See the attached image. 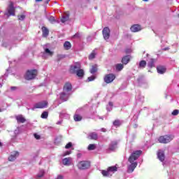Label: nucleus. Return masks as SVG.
<instances>
[{
    "instance_id": "f257e3e1",
    "label": "nucleus",
    "mask_w": 179,
    "mask_h": 179,
    "mask_svg": "<svg viewBox=\"0 0 179 179\" xmlns=\"http://www.w3.org/2000/svg\"><path fill=\"white\" fill-rule=\"evenodd\" d=\"M82 66L80 65V63H76L75 65L71 66L70 67V72L71 73H73L82 79L85 76V71L81 69Z\"/></svg>"
},
{
    "instance_id": "f03ea898",
    "label": "nucleus",
    "mask_w": 179,
    "mask_h": 179,
    "mask_svg": "<svg viewBox=\"0 0 179 179\" xmlns=\"http://www.w3.org/2000/svg\"><path fill=\"white\" fill-rule=\"evenodd\" d=\"M38 74V71L37 69L27 70L24 75V79L26 80H33V79H36Z\"/></svg>"
},
{
    "instance_id": "7ed1b4c3",
    "label": "nucleus",
    "mask_w": 179,
    "mask_h": 179,
    "mask_svg": "<svg viewBox=\"0 0 179 179\" xmlns=\"http://www.w3.org/2000/svg\"><path fill=\"white\" fill-rule=\"evenodd\" d=\"M173 139H174V136L171 134H167V135H164V136H161L158 138V142L159 143H170V142H171V141H173Z\"/></svg>"
},
{
    "instance_id": "20e7f679",
    "label": "nucleus",
    "mask_w": 179,
    "mask_h": 179,
    "mask_svg": "<svg viewBox=\"0 0 179 179\" xmlns=\"http://www.w3.org/2000/svg\"><path fill=\"white\" fill-rule=\"evenodd\" d=\"M141 155H142V150H140L134 151L129 156L128 162H129V163H133V162H135V160H138V159L141 157Z\"/></svg>"
},
{
    "instance_id": "39448f33",
    "label": "nucleus",
    "mask_w": 179,
    "mask_h": 179,
    "mask_svg": "<svg viewBox=\"0 0 179 179\" xmlns=\"http://www.w3.org/2000/svg\"><path fill=\"white\" fill-rule=\"evenodd\" d=\"M79 170H87L90 167V162L89 161H80L77 164Z\"/></svg>"
},
{
    "instance_id": "423d86ee",
    "label": "nucleus",
    "mask_w": 179,
    "mask_h": 179,
    "mask_svg": "<svg viewBox=\"0 0 179 179\" xmlns=\"http://www.w3.org/2000/svg\"><path fill=\"white\" fill-rule=\"evenodd\" d=\"M115 80V75L114 73H109L105 76L103 80L105 83H113Z\"/></svg>"
},
{
    "instance_id": "0eeeda50",
    "label": "nucleus",
    "mask_w": 179,
    "mask_h": 179,
    "mask_svg": "<svg viewBox=\"0 0 179 179\" xmlns=\"http://www.w3.org/2000/svg\"><path fill=\"white\" fill-rule=\"evenodd\" d=\"M118 146V141H112L109 145L108 150L110 152H115V149H117Z\"/></svg>"
},
{
    "instance_id": "6e6552de",
    "label": "nucleus",
    "mask_w": 179,
    "mask_h": 179,
    "mask_svg": "<svg viewBox=\"0 0 179 179\" xmlns=\"http://www.w3.org/2000/svg\"><path fill=\"white\" fill-rule=\"evenodd\" d=\"M104 40H108L110 38V28L104 27L102 31Z\"/></svg>"
},
{
    "instance_id": "1a4fd4ad",
    "label": "nucleus",
    "mask_w": 179,
    "mask_h": 179,
    "mask_svg": "<svg viewBox=\"0 0 179 179\" xmlns=\"http://www.w3.org/2000/svg\"><path fill=\"white\" fill-rule=\"evenodd\" d=\"M47 106H48V102L44 101L36 103L34 106V108H45Z\"/></svg>"
},
{
    "instance_id": "9d476101",
    "label": "nucleus",
    "mask_w": 179,
    "mask_h": 179,
    "mask_svg": "<svg viewBox=\"0 0 179 179\" xmlns=\"http://www.w3.org/2000/svg\"><path fill=\"white\" fill-rule=\"evenodd\" d=\"M69 96H71V94L65 93V91H64L63 92L60 93V100L62 101H68Z\"/></svg>"
},
{
    "instance_id": "9b49d317",
    "label": "nucleus",
    "mask_w": 179,
    "mask_h": 179,
    "mask_svg": "<svg viewBox=\"0 0 179 179\" xmlns=\"http://www.w3.org/2000/svg\"><path fill=\"white\" fill-rule=\"evenodd\" d=\"M130 30L133 33H137V31L142 30V27L139 24H134L131 27Z\"/></svg>"
},
{
    "instance_id": "f8f14e48",
    "label": "nucleus",
    "mask_w": 179,
    "mask_h": 179,
    "mask_svg": "<svg viewBox=\"0 0 179 179\" xmlns=\"http://www.w3.org/2000/svg\"><path fill=\"white\" fill-rule=\"evenodd\" d=\"M63 90L64 92H66L67 93H69V92H71L72 84H71V83L69 82L66 83L63 87Z\"/></svg>"
},
{
    "instance_id": "ddd939ff",
    "label": "nucleus",
    "mask_w": 179,
    "mask_h": 179,
    "mask_svg": "<svg viewBox=\"0 0 179 179\" xmlns=\"http://www.w3.org/2000/svg\"><path fill=\"white\" fill-rule=\"evenodd\" d=\"M87 138L90 141H97L99 139V134L96 132H91L89 134Z\"/></svg>"
},
{
    "instance_id": "4468645a",
    "label": "nucleus",
    "mask_w": 179,
    "mask_h": 179,
    "mask_svg": "<svg viewBox=\"0 0 179 179\" xmlns=\"http://www.w3.org/2000/svg\"><path fill=\"white\" fill-rule=\"evenodd\" d=\"M131 164L128 166V171L129 173H134V171L135 169H136V166H138V162H130Z\"/></svg>"
},
{
    "instance_id": "2eb2a0df",
    "label": "nucleus",
    "mask_w": 179,
    "mask_h": 179,
    "mask_svg": "<svg viewBox=\"0 0 179 179\" xmlns=\"http://www.w3.org/2000/svg\"><path fill=\"white\" fill-rule=\"evenodd\" d=\"M157 157L160 162H164L165 155H164V151H162L161 150H159L157 152Z\"/></svg>"
},
{
    "instance_id": "dca6fc26",
    "label": "nucleus",
    "mask_w": 179,
    "mask_h": 179,
    "mask_svg": "<svg viewBox=\"0 0 179 179\" xmlns=\"http://www.w3.org/2000/svg\"><path fill=\"white\" fill-rule=\"evenodd\" d=\"M167 69L164 66H157V71L158 73H160L161 75H163V73H166V71Z\"/></svg>"
},
{
    "instance_id": "f3484780",
    "label": "nucleus",
    "mask_w": 179,
    "mask_h": 179,
    "mask_svg": "<svg viewBox=\"0 0 179 179\" xmlns=\"http://www.w3.org/2000/svg\"><path fill=\"white\" fill-rule=\"evenodd\" d=\"M49 34H50V30H48V28L45 27H42V36L48 37Z\"/></svg>"
},
{
    "instance_id": "a211bd4d",
    "label": "nucleus",
    "mask_w": 179,
    "mask_h": 179,
    "mask_svg": "<svg viewBox=\"0 0 179 179\" xmlns=\"http://www.w3.org/2000/svg\"><path fill=\"white\" fill-rule=\"evenodd\" d=\"M15 118L18 124H24L26 122V119L22 115L16 116Z\"/></svg>"
},
{
    "instance_id": "6ab92c4d",
    "label": "nucleus",
    "mask_w": 179,
    "mask_h": 179,
    "mask_svg": "<svg viewBox=\"0 0 179 179\" xmlns=\"http://www.w3.org/2000/svg\"><path fill=\"white\" fill-rule=\"evenodd\" d=\"M8 12L10 15L15 16V7H13V3H10Z\"/></svg>"
},
{
    "instance_id": "aec40b11",
    "label": "nucleus",
    "mask_w": 179,
    "mask_h": 179,
    "mask_svg": "<svg viewBox=\"0 0 179 179\" xmlns=\"http://www.w3.org/2000/svg\"><path fill=\"white\" fill-rule=\"evenodd\" d=\"M131 61V57L129 55H126L122 57V63L124 65H127Z\"/></svg>"
},
{
    "instance_id": "412c9836",
    "label": "nucleus",
    "mask_w": 179,
    "mask_h": 179,
    "mask_svg": "<svg viewBox=\"0 0 179 179\" xmlns=\"http://www.w3.org/2000/svg\"><path fill=\"white\" fill-rule=\"evenodd\" d=\"M19 156V152L15 151L13 155H11L8 157L9 162H14V160H16V157Z\"/></svg>"
},
{
    "instance_id": "4be33fe9",
    "label": "nucleus",
    "mask_w": 179,
    "mask_h": 179,
    "mask_svg": "<svg viewBox=\"0 0 179 179\" xmlns=\"http://www.w3.org/2000/svg\"><path fill=\"white\" fill-rule=\"evenodd\" d=\"M62 142V136H58L55 139V145H57V146L61 145Z\"/></svg>"
},
{
    "instance_id": "5701e85b",
    "label": "nucleus",
    "mask_w": 179,
    "mask_h": 179,
    "mask_svg": "<svg viewBox=\"0 0 179 179\" xmlns=\"http://www.w3.org/2000/svg\"><path fill=\"white\" fill-rule=\"evenodd\" d=\"M71 160H72V158H71V157L64 158L62 160V163H63L64 166H69V164H71Z\"/></svg>"
},
{
    "instance_id": "b1692460",
    "label": "nucleus",
    "mask_w": 179,
    "mask_h": 179,
    "mask_svg": "<svg viewBox=\"0 0 179 179\" xmlns=\"http://www.w3.org/2000/svg\"><path fill=\"white\" fill-rule=\"evenodd\" d=\"M64 50H71V48H72V45L71 44V42L69 41H66L64 43Z\"/></svg>"
},
{
    "instance_id": "393cba45",
    "label": "nucleus",
    "mask_w": 179,
    "mask_h": 179,
    "mask_svg": "<svg viewBox=\"0 0 179 179\" xmlns=\"http://www.w3.org/2000/svg\"><path fill=\"white\" fill-rule=\"evenodd\" d=\"M69 20V13H66V16H63L61 18L62 23H65V22H68Z\"/></svg>"
},
{
    "instance_id": "a878e982",
    "label": "nucleus",
    "mask_w": 179,
    "mask_h": 179,
    "mask_svg": "<svg viewBox=\"0 0 179 179\" xmlns=\"http://www.w3.org/2000/svg\"><path fill=\"white\" fill-rule=\"evenodd\" d=\"M108 171L109 173H115V171H118V168L117 167V166H109L108 167Z\"/></svg>"
},
{
    "instance_id": "bb28decb",
    "label": "nucleus",
    "mask_w": 179,
    "mask_h": 179,
    "mask_svg": "<svg viewBox=\"0 0 179 179\" xmlns=\"http://www.w3.org/2000/svg\"><path fill=\"white\" fill-rule=\"evenodd\" d=\"M73 119L75 121L78 122V121H82V116L78 114H75L73 116Z\"/></svg>"
},
{
    "instance_id": "cd10ccee",
    "label": "nucleus",
    "mask_w": 179,
    "mask_h": 179,
    "mask_svg": "<svg viewBox=\"0 0 179 179\" xmlns=\"http://www.w3.org/2000/svg\"><path fill=\"white\" fill-rule=\"evenodd\" d=\"M101 174H102V176H103V177H109L110 172L108 171V169H107V171L102 170Z\"/></svg>"
},
{
    "instance_id": "c85d7f7f",
    "label": "nucleus",
    "mask_w": 179,
    "mask_h": 179,
    "mask_svg": "<svg viewBox=\"0 0 179 179\" xmlns=\"http://www.w3.org/2000/svg\"><path fill=\"white\" fill-rule=\"evenodd\" d=\"M89 59H94L96 58V51L92 50V53L89 55Z\"/></svg>"
},
{
    "instance_id": "c756f323",
    "label": "nucleus",
    "mask_w": 179,
    "mask_h": 179,
    "mask_svg": "<svg viewBox=\"0 0 179 179\" xmlns=\"http://www.w3.org/2000/svg\"><path fill=\"white\" fill-rule=\"evenodd\" d=\"M96 72H97V65H94L92 66L91 70H90V73H96Z\"/></svg>"
},
{
    "instance_id": "7c9ffc66",
    "label": "nucleus",
    "mask_w": 179,
    "mask_h": 179,
    "mask_svg": "<svg viewBox=\"0 0 179 179\" xmlns=\"http://www.w3.org/2000/svg\"><path fill=\"white\" fill-rule=\"evenodd\" d=\"M116 69L119 71H122V69H124V64H116Z\"/></svg>"
},
{
    "instance_id": "2f4dec72",
    "label": "nucleus",
    "mask_w": 179,
    "mask_h": 179,
    "mask_svg": "<svg viewBox=\"0 0 179 179\" xmlns=\"http://www.w3.org/2000/svg\"><path fill=\"white\" fill-rule=\"evenodd\" d=\"M140 68H145L146 67V61L141 60L139 63Z\"/></svg>"
},
{
    "instance_id": "473e14b6",
    "label": "nucleus",
    "mask_w": 179,
    "mask_h": 179,
    "mask_svg": "<svg viewBox=\"0 0 179 179\" xmlns=\"http://www.w3.org/2000/svg\"><path fill=\"white\" fill-rule=\"evenodd\" d=\"M148 66L149 68H155V59H150V62L148 63Z\"/></svg>"
},
{
    "instance_id": "72a5a7b5",
    "label": "nucleus",
    "mask_w": 179,
    "mask_h": 179,
    "mask_svg": "<svg viewBox=\"0 0 179 179\" xmlns=\"http://www.w3.org/2000/svg\"><path fill=\"white\" fill-rule=\"evenodd\" d=\"M87 149L89 150H94V149H96V145L95 144H90L87 147Z\"/></svg>"
},
{
    "instance_id": "f704fd0d",
    "label": "nucleus",
    "mask_w": 179,
    "mask_h": 179,
    "mask_svg": "<svg viewBox=\"0 0 179 179\" xmlns=\"http://www.w3.org/2000/svg\"><path fill=\"white\" fill-rule=\"evenodd\" d=\"M41 118H48V112L47 111H44L42 114H41Z\"/></svg>"
},
{
    "instance_id": "c9c22d12",
    "label": "nucleus",
    "mask_w": 179,
    "mask_h": 179,
    "mask_svg": "<svg viewBox=\"0 0 179 179\" xmlns=\"http://www.w3.org/2000/svg\"><path fill=\"white\" fill-rule=\"evenodd\" d=\"M45 52L48 54V55H50V57H52V55L54 54V52H51V50H50L48 48L45 49Z\"/></svg>"
},
{
    "instance_id": "e433bc0d",
    "label": "nucleus",
    "mask_w": 179,
    "mask_h": 179,
    "mask_svg": "<svg viewBox=\"0 0 179 179\" xmlns=\"http://www.w3.org/2000/svg\"><path fill=\"white\" fill-rule=\"evenodd\" d=\"M48 20L50 23H55V22H57V20H55V17H54V16H50L48 18Z\"/></svg>"
},
{
    "instance_id": "4c0bfd02",
    "label": "nucleus",
    "mask_w": 179,
    "mask_h": 179,
    "mask_svg": "<svg viewBox=\"0 0 179 179\" xmlns=\"http://www.w3.org/2000/svg\"><path fill=\"white\" fill-rule=\"evenodd\" d=\"M65 57H66L65 55H58L57 61H61V59H64V58Z\"/></svg>"
},
{
    "instance_id": "58836bf2",
    "label": "nucleus",
    "mask_w": 179,
    "mask_h": 179,
    "mask_svg": "<svg viewBox=\"0 0 179 179\" xmlns=\"http://www.w3.org/2000/svg\"><path fill=\"white\" fill-rule=\"evenodd\" d=\"M113 125L115 127H120V125H121V123H120V120H117L113 122Z\"/></svg>"
},
{
    "instance_id": "ea45409f",
    "label": "nucleus",
    "mask_w": 179,
    "mask_h": 179,
    "mask_svg": "<svg viewBox=\"0 0 179 179\" xmlns=\"http://www.w3.org/2000/svg\"><path fill=\"white\" fill-rule=\"evenodd\" d=\"M17 17H18V20H24L26 15H18Z\"/></svg>"
},
{
    "instance_id": "a19ab883",
    "label": "nucleus",
    "mask_w": 179,
    "mask_h": 179,
    "mask_svg": "<svg viewBox=\"0 0 179 179\" xmlns=\"http://www.w3.org/2000/svg\"><path fill=\"white\" fill-rule=\"evenodd\" d=\"M72 146V143L69 142L65 145V149H71V147Z\"/></svg>"
},
{
    "instance_id": "79ce46f5",
    "label": "nucleus",
    "mask_w": 179,
    "mask_h": 179,
    "mask_svg": "<svg viewBox=\"0 0 179 179\" xmlns=\"http://www.w3.org/2000/svg\"><path fill=\"white\" fill-rule=\"evenodd\" d=\"M179 114V110L176 109L172 112V115H178Z\"/></svg>"
},
{
    "instance_id": "37998d69",
    "label": "nucleus",
    "mask_w": 179,
    "mask_h": 179,
    "mask_svg": "<svg viewBox=\"0 0 179 179\" xmlns=\"http://www.w3.org/2000/svg\"><path fill=\"white\" fill-rule=\"evenodd\" d=\"M94 79H95L94 76L88 77L89 82H92V80H94Z\"/></svg>"
},
{
    "instance_id": "c03bdc74",
    "label": "nucleus",
    "mask_w": 179,
    "mask_h": 179,
    "mask_svg": "<svg viewBox=\"0 0 179 179\" xmlns=\"http://www.w3.org/2000/svg\"><path fill=\"white\" fill-rule=\"evenodd\" d=\"M44 176V172H42L41 174H38L37 177L38 178H41Z\"/></svg>"
},
{
    "instance_id": "a18cd8bd",
    "label": "nucleus",
    "mask_w": 179,
    "mask_h": 179,
    "mask_svg": "<svg viewBox=\"0 0 179 179\" xmlns=\"http://www.w3.org/2000/svg\"><path fill=\"white\" fill-rule=\"evenodd\" d=\"M17 90V87H10V90L12 92H15V90Z\"/></svg>"
},
{
    "instance_id": "49530a36",
    "label": "nucleus",
    "mask_w": 179,
    "mask_h": 179,
    "mask_svg": "<svg viewBox=\"0 0 179 179\" xmlns=\"http://www.w3.org/2000/svg\"><path fill=\"white\" fill-rule=\"evenodd\" d=\"M34 138H36V139H40V135H38V134H34Z\"/></svg>"
},
{
    "instance_id": "de8ad7c7",
    "label": "nucleus",
    "mask_w": 179,
    "mask_h": 179,
    "mask_svg": "<svg viewBox=\"0 0 179 179\" xmlns=\"http://www.w3.org/2000/svg\"><path fill=\"white\" fill-rule=\"evenodd\" d=\"M56 179H64V176H62V175H59Z\"/></svg>"
},
{
    "instance_id": "09e8293b",
    "label": "nucleus",
    "mask_w": 179,
    "mask_h": 179,
    "mask_svg": "<svg viewBox=\"0 0 179 179\" xmlns=\"http://www.w3.org/2000/svg\"><path fill=\"white\" fill-rule=\"evenodd\" d=\"M68 155H71V151H66L65 152V156H67Z\"/></svg>"
},
{
    "instance_id": "8fccbe9b",
    "label": "nucleus",
    "mask_w": 179,
    "mask_h": 179,
    "mask_svg": "<svg viewBox=\"0 0 179 179\" xmlns=\"http://www.w3.org/2000/svg\"><path fill=\"white\" fill-rule=\"evenodd\" d=\"M169 50H170V48H165L163 49L164 51H167Z\"/></svg>"
},
{
    "instance_id": "3c124183",
    "label": "nucleus",
    "mask_w": 179,
    "mask_h": 179,
    "mask_svg": "<svg viewBox=\"0 0 179 179\" xmlns=\"http://www.w3.org/2000/svg\"><path fill=\"white\" fill-rule=\"evenodd\" d=\"M125 52H126V54H128V52H131V50L127 49V50H126Z\"/></svg>"
},
{
    "instance_id": "603ef678",
    "label": "nucleus",
    "mask_w": 179,
    "mask_h": 179,
    "mask_svg": "<svg viewBox=\"0 0 179 179\" xmlns=\"http://www.w3.org/2000/svg\"><path fill=\"white\" fill-rule=\"evenodd\" d=\"M109 106H110V107H113V102H109Z\"/></svg>"
},
{
    "instance_id": "864d4df0",
    "label": "nucleus",
    "mask_w": 179,
    "mask_h": 179,
    "mask_svg": "<svg viewBox=\"0 0 179 179\" xmlns=\"http://www.w3.org/2000/svg\"><path fill=\"white\" fill-rule=\"evenodd\" d=\"M36 2H41L43 0H35Z\"/></svg>"
},
{
    "instance_id": "5fc2aeb1",
    "label": "nucleus",
    "mask_w": 179,
    "mask_h": 179,
    "mask_svg": "<svg viewBox=\"0 0 179 179\" xmlns=\"http://www.w3.org/2000/svg\"><path fill=\"white\" fill-rule=\"evenodd\" d=\"M48 2H50V0L46 1V3H48Z\"/></svg>"
},
{
    "instance_id": "6e6d98bb",
    "label": "nucleus",
    "mask_w": 179,
    "mask_h": 179,
    "mask_svg": "<svg viewBox=\"0 0 179 179\" xmlns=\"http://www.w3.org/2000/svg\"><path fill=\"white\" fill-rule=\"evenodd\" d=\"M1 146H2V143L0 142V148H1Z\"/></svg>"
},
{
    "instance_id": "4d7b16f0",
    "label": "nucleus",
    "mask_w": 179,
    "mask_h": 179,
    "mask_svg": "<svg viewBox=\"0 0 179 179\" xmlns=\"http://www.w3.org/2000/svg\"><path fill=\"white\" fill-rule=\"evenodd\" d=\"M145 2H148V0H143Z\"/></svg>"
},
{
    "instance_id": "13d9d810",
    "label": "nucleus",
    "mask_w": 179,
    "mask_h": 179,
    "mask_svg": "<svg viewBox=\"0 0 179 179\" xmlns=\"http://www.w3.org/2000/svg\"><path fill=\"white\" fill-rule=\"evenodd\" d=\"M0 113H2V109H0Z\"/></svg>"
},
{
    "instance_id": "bf43d9fd",
    "label": "nucleus",
    "mask_w": 179,
    "mask_h": 179,
    "mask_svg": "<svg viewBox=\"0 0 179 179\" xmlns=\"http://www.w3.org/2000/svg\"><path fill=\"white\" fill-rule=\"evenodd\" d=\"M178 17H179V15H178Z\"/></svg>"
}]
</instances>
